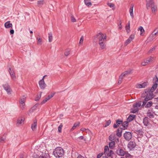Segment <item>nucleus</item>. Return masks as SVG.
Returning <instances> with one entry per match:
<instances>
[{"label":"nucleus","instance_id":"nucleus-51","mask_svg":"<svg viewBox=\"0 0 158 158\" xmlns=\"http://www.w3.org/2000/svg\"><path fill=\"white\" fill-rule=\"evenodd\" d=\"M71 20L72 22H76V19L74 18L73 15H71Z\"/></svg>","mask_w":158,"mask_h":158},{"label":"nucleus","instance_id":"nucleus-25","mask_svg":"<svg viewBox=\"0 0 158 158\" xmlns=\"http://www.w3.org/2000/svg\"><path fill=\"white\" fill-rule=\"evenodd\" d=\"M123 131V128L122 127H119L117 130L116 135L120 137L122 135V133Z\"/></svg>","mask_w":158,"mask_h":158},{"label":"nucleus","instance_id":"nucleus-20","mask_svg":"<svg viewBox=\"0 0 158 158\" xmlns=\"http://www.w3.org/2000/svg\"><path fill=\"white\" fill-rule=\"evenodd\" d=\"M135 114H131L128 118H127V120L128 122H130L132 121L135 118Z\"/></svg>","mask_w":158,"mask_h":158},{"label":"nucleus","instance_id":"nucleus-15","mask_svg":"<svg viewBox=\"0 0 158 158\" xmlns=\"http://www.w3.org/2000/svg\"><path fill=\"white\" fill-rule=\"evenodd\" d=\"M134 4H131V6L129 8V12L130 15L132 19L134 18V14H133V7Z\"/></svg>","mask_w":158,"mask_h":158},{"label":"nucleus","instance_id":"nucleus-12","mask_svg":"<svg viewBox=\"0 0 158 158\" xmlns=\"http://www.w3.org/2000/svg\"><path fill=\"white\" fill-rule=\"evenodd\" d=\"M54 95V94H52L49 95L48 97L45 98L43 101L40 103V104L43 105L47 101L49 100Z\"/></svg>","mask_w":158,"mask_h":158},{"label":"nucleus","instance_id":"nucleus-37","mask_svg":"<svg viewBox=\"0 0 158 158\" xmlns=\"http://www.w3.org/2000/svg\"><path fill=\"white\" fill-rule=\"evenodd\" d=\"M108 6H110V8H112L113 10H114L115 9V7L114 5L111 3H108L107 4Z\"/></svg>","mask_w":158,"mask_h":158},{"label":"nucleus","instance_id":"nucleus-23","mask_svg":"<svg viewBox=\"0 0 158 158\" xmlns=\"http://www.w3.org/2000/svg\"><path fill=\"white\" fill-rule=\"evenodd\" d=\"M37 127V120H35L34 121L33 123L31 125V128L32 131H35V130Z\"/></svg>","mask_w":158,"mask_h":158},{"label":"nucleus","instance_id":"nucleus-58","mask_svg":"<svg viewBox=\"0 0 158 158\" xmlns=\"http://www.w3.org/2000/svg\"><path fill=\"white\" fill-rule=\"evenodd\" d=\"M5 140V138H2V137L0 138V142L3 143V142Z\"/></svg>","mask_w":158,"mask_h":158},{"label":"nucleus","instance_id":"nucleus-18","mask_svg":"<svg viewBox=\"0 0 158 158\" xmlns=\"http://www.w3.org/2000/svg\"><path fill=\"white\" fill-rule=\"evenodd\" d=\"M24 118H18L17 120L16 124L18 125H19L22 124L24 123Z\"/></svg>","mask_w":158,"mask_h":158},{"label":"nucleus","instance_id":"nucleus-55","mask_svg":"<svg viewBox=\"0 0 158 158\" xmlns=\"http://www.w3.org/2000/svg\"><path fill=\"white\" fill-rule=\"evenodd\" d=\"M123 79V78H122L121 77L119 76L118 79V83L120 84H121L122 82V80Z\"/></svg>","mask_w":158,"mask_h":158},{"label":"nucleus","instance_id":"nucleus-59","mask_svg":"<svg viewBox=\"0 0 158 158\" xmlns=\"http://www.w3.org/2000/svg\"><path fill=\"white\" fill-rule=\"evenodd\" d=\"M78 138L80 140H82L83 139L84 137L83 136H81L78 137Z\"/></svg>","mask_w":158,"mask_h":158},{"label":"nucleus","instance_id":"nucleus-11","mask_svg":"<svg viewBox=\"0 0 158 158\" xmlns=\"http://www.w3.org/2000/svg\"><path fill=\"white\" fill-rule=\"evenodd\" d=\"M154 84L151 87V89H148L149 91H152L153 93V92L156 89L157 87V85H158V81H153Z\"/></svg>","mask_w":158,"mask_h":158},{"label":"nucleus","instance_id":"nucleus-60","mask_svg":"<svg viewBox=\"0 0 158 158\" xmlns=\"http://www.w3.org/2000/svg\"><path fill=\"white\" fill-rule=\"evenodd\" d=\"M14 30L13 29H11L10 31V33L11 34H14Z\"/></svg>","mask_w":158,"mask_h":158},{"label":"nucleus","instance_id":"nucleus-39","mask_svg":"<svg viewBox=\"0 0 158 158\" xmlns=\"http://www.w3.org/2000/svg\"><path fill=\"white\" fill-rule=\"evenodd\" d=\"M70 49H67L65 50L64 55L66 56H68L70 54Z\"/></svg>","mask_w":158,"mask_h":158},{"label":"nucleus","instance_id":"nucleus-3","mask_svg":"<svg viewBox=\"0 0 158 158\" xmlns=\"http://www.w3.org/2000/svg\"><path fill=\"white\" fill-rule=\"evenodd\" d=\"M146 1L147 9H148L150 7H151L152 12H155L157 9V6L155 5L153 0H146Z\"/></svg>","mask_w":158,"mask_h":158},{"label":"nucleus","instance_id":"nucleus-31","mask_svg":"<svg viewBox=\"0 0 158 158\" xmlns=\"http://www.w3.org/2000/svg\"><path fill=\"white\" fill-rule=\"evenodd\" d=\"M115 144L114 141H112L110 142L109 144V148L111 149H112L115 146Z\"/></svg>","mask_w":158,"mask_h":158},{"label":"nucleus","instance_id":"nucleus-7","mask_svg":"<svg viewBox=\"0 0 158 158\" xmlns=\"http://www.w3.org/2000/svg\"><path fill=\"white\" fill-rule=\"evenodd\" d=\"M124 139L127 140H130L132 137V134L130 132H126L123 134Z\"/></svg>","mask_w":158,"mask_h":158},{"label":"nucleus","instance_id":"nucleus-40","mask_svg":"<svg viewBox=\"0 0 158 158\" xmlns=\"http://www.w3.org/2000/svg\"><path fill=\"white\" fill-rule=\"evenodd\" d=\"M126 30L127 31V32L128 33L130 31V21L128 22V25H127L125 27Z\"/></svg>","mask_w":158,"mask_h":158},{"label":"nucleus","instance_id":"nucleus-30","mask_svg":"<svg viewBox=\"0 0 158 158\" xmlns=\"http://www.w3.org/2000/svg\"><path fill=\"white\" fill-rule=\"evenodd\" d=\"M45 3V2L44 1L41 0L38 1L37 4L38 6L41 7Z\"/></svg>","mask_w":158,"mask_h":158},{"label":"nucleus","instance_id":"nucleus-64","mask_svg":"<svg viewBox=\"0 0 158 158\" xmlns=\"http://www.w3.org/2000/svg\"><path fill=\"white\" fill-rule=\"evenodd\" d=\"M39 81L41 82H44V78L43 77L42 79L40 80Z\"/></svg>","mask_w":158,"mask_h":158},{"label":"nucleus","instance_id":"nucleus-57","mask_svg":"<svg viewBox=\"0 0 158 158\" xmlns=\"http://www.w3.org/2000/svg\"><path fill=\"white\" fill-rule=\"evenodd\" d=\"M141 64L143 66L146 65L147 64L146 61H144L142 62L141 63Z\"/></svg>","mask_w":158,"mask_h":158},{"label":"nucleus","instance_id":"nucleus-5","mask_svg":"<svg viewBox=\"0 0 158 158\" xmlns=\"http://www.w3.org/2000/svg\"><path fill=\"white\" fill-rule=\"evenodd\" d=\"M26 97L23 95L20 98L19 100L20 107L22 110H23L25 108V102Z\"/></svg>","mask_w":158,"mask_h":158},{"label":"nucleus","instance_id":"nucleus-34","mask_svg":"<svg viewBox=\"0 0 158 158\" xmlns=\"http://www.w3.org/2000/svg\"><path fill=\"white\" fill-rule=\"evenodd\" d=\"M141 102H138L134 104L133 105V107H136L138 108L141 106Z\"/></svg>","mask_w":158,"mask_h":158},{"label":"nucleus","instance_id":"nucleus-53","mask_svg":"<svg viewBox=\"0 0 158 158\" xmlns=\"http://www.w3.org/2000/svg\"><path fill=\"white\" fill-rule=\"evenodd\" d=\"M155 49V47H153V48L150 49L148 52V53L149 54L152 53L153 51H154Z\"/></svg>","mask_w":158,"mask_h":158},{"label":"nucleus","instance_id":"nucleus-52","mask_svg":"<svg viewBox=\"0 0 158 158\" xmlns=\"http://www.w3.org/2000/svg\"><path fill=\"white\" fill-rule=\"evenodd\" d=\"M38 42L39 45H41L42 44V40L41 38H37Z\"/></svg>","mask_w":158,"mask_h":158},{"label":"nucleus","instance_id":"nucleus-29","mask_svg":"<svg viewBox=\"0 0 158 158\" xmlns=\"http://www.w3.org/2000/svg\"><path fill=\"white\" fill-rule=\"evenodd\" d=\"M131 71H125L123 73H122L121 75L120 76V77H122V78H123V77H125L126 75L130 74L131 72Z\"/></svg>","mask_w":158,"mask_h":158},{"label":"nucleus","instance_id":"nucleus-54","mask_svg":"<svg viewBox=\"0 0 158 158\" xmlns=\"http://www.w3.org/2000/svg\"><path fill=\"white\" fill-rule=\"evenodd\" d=\"M84 38L83 36H81L80 38V41L79 43V44H82Z\"/></svg>","mask_w":158,"mask_h":158},{"label":"nucleus","instance_id":"nucleus-1","mask_svg":"<svg viewBox=\"0 0 158 158\" xmlns=\"http://www.w3.org/2000/svg\"><path fill=\"white\" fill-rule=\"evenodd\" d=\"M142 97L144 98V101L143 102L142 106H144L146 102L150 100L153 98V93L152 91L148 89H146L142 94Z\"/></svg>","mask_w":158,"mask_h":158},{"label":"nucleus","instance_id":"nucleus-19","mask_svg":"<svg viewBox=\"0 0 158 158\" xmlns=\"http://www.w3.org/2000/svg\"><path fill=\"white\" fill-rule=\"evenodd\" d=\"M106 41L98 42L100 48L101 49H103L106 48V45L105 44Z\"/></svg>","mask_w":158,"mask_h":158},{"label":"nucleus","instance_id":"nucleus-6","mask_svg":"<svg viewBox=\"0 0 158 158\" xmlns=\"http://www.w3.org/2000/svg\"><path fill=\"white\" fill-rule=\"evenodd\" d=\"M4 89L6 91L8 94H10L11 93L12 90L10 85L9 84L6 83L2 85Z\"/></svg>","mask_w":158,"mask_h":158},{"label":"nucleus","instance_id":"nucleus-56","mask_svg":"<svg viewBox=\"0 0 158 158\" xmlns=\"http://www.w3.org/2000/svg\"><path fill=\"white\" fill-rule=\"evenodd\" d=\"M103 154V153H101L98 154L97 156V158H100Z\"/></svg>","mask_w":158,"mask_h":158},{"label":"nucleus","instance_id":"nucleus-22","mask_svg":"<svg viewBox=\"0 0 158 158\" xmlns=\"http://www.w3.org/2000/svg\"><path fill=\"white\" fill-rule=\"evenodd\" d=\"M149 119L148 117H145L143 120V123L144 125L147 126L148 125L149 123Z\"/></svg>","mask_w":158,"mask_h":158},{"label":"nucleus","instance_id":"nucleus-49","mask_svg":"<svg viewBox=\"0 0 158 158\" xmlns=\"http://www.w3.org/2000/svg\"><path fill=\"white\" fill-rule=\"evenodd\" d=\"M111 121L110 120H108V121H107L105 124V127H106L107 126L109 125L111 123Z\"/></svg>","mask_w":158,"mask_h":158},{"label":"nucleus","instance_id":"nucleus-62","mask_svg":"<svg viewBox=\"0 0 158 158\" xmlns=\"http://www.w3.org/2000/svg\"><path fill=\"white\" fill-rule=\"evenodd\" d=\"M77 158H84V157L81 155H79L77 157Z\"/></svg>","mask_w":158,"mask_h":158},{"label":"nucleus","instance_id":"nucleus-24","mask_svg":"<svg viewBox=\"0 0 158 158\" xmlns=\"http://www.w3.org/2000/svg\"><path fill=\"white\" fill-rule=\"evenodd\" d=\"M128 123L129 122L127 120L124 122H123L122 123V126L123 127L122 128H123V130H125L127 129L128 127Z\"/></svg>","mask_w":158,"mask_h":158},{"label":"nucleus","instance_id":"nucleus-41","mask_svg":"<svg viewBox=\"0 0 158 158\" xmlns=\"http://www.w3.org/2000/svg\"><path fill=\"white\" fill-rule=\"evenodd\" d=\"M153 59V58L151 56H150L149 58H148L146 61L147 64H148L151 62L152 60Z\"/></svg>","mask_w":158,"mask_h":158},{"label":"nucleus","instance_id":"nucleus-46","mask_svg":"<svg viewBox=\"0 0 158 158\" xmlns=\"http://www.w3.org/2000/svg\"><path fill=\"white\" fill-rule=\"evenodd\" d=\"M117 124L118 126L119 125L122 124L123 121L122 120L118 119L116 121Z\"/></svg>","mask_w":158,"mask_h":158},{"label":"nucleus","instance_id":"nucleus-27","mask_svg":"<svg viewBox=\"0 0 158 158\" xmlns=\"http://www.w3.org/2000/svg\"><path fill=\"white\" fill-rule=\"evenodd\" d=\"M152 35V36H154V35H155L156 36L158 35V27L156 28L154 30L150 35V36H151Z\"/></svg>","mask_w":158,"mask_h":158},{"label":"nucleus","instance_id":"nucleus-43","mask_svg":"<svg viewBox=\"0 0 158 158\" xmlns=\"http://www.w3.org/2000/svg\"><path fill=\"white\" fill-rule=\"evenodd\" d=\"M114 152H113V151L112 150H110V151L107 154V155H106L107 156L109 157H111L112 156Z\"/></svg>","mask_w":158,"mask_h":158},{"label":"nucleus","instance_id":"nucleus-4","mask_svg":"<svg viewBox=\"0 0 158 158\" xmlns=\"http://www.w3.org/2000/svg\"><path fill=\"white\" fill-rule=\"evenodd\" d=\"M96 36L98 40V42L106 41V36L105 34L100 32L97 34Z\"/></svg>","mask_w":158,"mask_h":158},{"label":"nucleus","instance_id":"nucleus-17","mask_svg":"<svg viewBox=\"0 0 158 158\" xmlns=\"http://www.w3.org/2000/svg\"><path fill=\"white\" fill-rule=\"evenodd\" d=\"M38 158H50L49 155L46 153H42Z\"/></svg>","mask_w":158,"mask_h":158},{"label":"nucleus","instance_id":"nucleus-42","mask_svg":"<svg viewBox=\"0 0 158 158\" xmlns=\"http://www.w3.org/2000/svg\"><path fill=\"white\" fill-rule=\"evenodd\" d=\"M80 123L78 122L77 123H75L73 125V127L71 128V130H73L74 129L78 126L80 124Z\"/></svg>","mask_w":158,"mask_h":158},{"label":"nucleus","instance_id":"nucleus-32","mask_svg":"<svg viewBox=\"0 0 158 158\" xmlns=\"http://www.w3.org/2000/svg\"><path fill=\"white\" fill-rule=\"evenodd\" d=\"M139 110V109L133 107L131 109V112L132 113H135L137 112Z\"/></svg>","mask_w":158,"mask_h":158},{"label":"nucleus","instance_id":"nucleus-45","mask_svg":"<svg viewBox=\"0 0 158 158\" xmlns=\"http://www.w3.org/2000/svg\"><path fill=\"white\" fill-rule=\"evenodd\" d=\"M80 130L82 131H86V133H89L90 132V131L89 130V129H86V128H81L80 129Z\"/></svg>","mask_w":158,"mask_h":158},{"label":"nucleus","instance_id":"nucleus-2","mask_svg":"<svg viewBox=\"0 0 158 158\" xmlns=\"http://www.w3.org/2000/svg\"><path fill=\"white\" fill-rule=\"evenodd\" d=\"M53 154L55 157L60 158L64 155V151L62 148L60 147H57L53 151Z\"/></svg>","mask_w":158,"mask_h":158},{"label":"nucleus","instance_id":"nucleus-13","mask_svg":"<svg viewBox=\"0 0 158 158\" xmlns=\"http://www.w3.org/2000/svg\"><path fill=\"white\" fill-rule=\"evenodd\" d=\"M134 37L135 36L134 35H131L129 38L124 43V45L126 46L129 44L131 42V41L134 39Z\"/></svg>","mask_w":158,"mask_h":158},{"label":"nucleus","instance_id":"nucleus-26","mask_svg":"<svg viewBox=\"0 0 158 158\" xmlns=\"http://www.w3.org/2000/svg\"><path fill=\"white\" fill-rule=\"evenodd\" d=\"M10 21H8L6 22L4 24L5 27L6 28H9L12 27V24L10 23Z\"/></svg>","mask_w":158,"mask_h":158},{"label":"nucleus","instance_id":"nucleus-63","mask_svg":"<svg viewBox=\"0 0 158 158\" xmlns=\"http://www.w3.org/2000/svg\"><path fill=\"white\" fill-rule=\"evenodd\" d=\"M118 126L115 124H114L113 125V127L114 128H116L118 127Z\"/></svg>","mask_w":158,"mask_h":158},{"label":"nucleus","instance_id":"nucleus-47","mask_svg":"<svg viewBox=\"0 0 158 158\" xmlns=\"http://www.w3.org/2000/svg\"><path fill=\"white\" fill-rule=\"evenodd\" d=\"M115 138V136L110 135L109 137V139L111 141H113L114 139Z\"/></svg>","mask_w":158,"mask_h":158},{"label":"nucleus","instance_id":"nucleus-33","mask_svg":"<svg viewBox=\"0 0 158 158\" xmlns=\"http://www.w3.org/2000/svg\"><path fill=\"white\" fill-rule=\"evenodd\" d=\"M110 152L108 146H105L104 148V154L107 155Z\"/></svg>","mask_w":158,"mask_h":158},{"label":"nucleus","instance_id":"nucleus-50","mask_svg":"<svg viewBox=\"0 0 158 158\" xmlns=\"http://www.w3.org/2000/svg\"><path fill=\"white\" fill-rule=\"evenodd\" d=\"M125 157L126 158L131 157V155L127 151H126V154H125Z\"/></svg>","mask_w":158,"mask_h":158},{"label":"nucleus","instance_id":"nucleus-38","mask_svg":"<svg viewBox=\"0 0 158 158\" xmlns=\"http://www.w3.org/2000/svg\"><path fill=\"white\" fill-rule=\"evenodd\" d=\"M48 41L51 42L52 40V32H50L48 33Z\"/></svg>","mask_w":158,"mask_h":158},{"label":"nucleus","instance_id":"nucleus-44","mask_svg":"<svg viewBox=\"0 0 158 158\" xmlns=\"http://www.w3.org/2000/svg\"><path fill=\"white\" fill-rule=\"evenodd\" d=\"M139 29L140 30V35H142L143 34V33L144 32V30L143 28V27L142 26L139 27Z\"/></svg>","mask_w":158,"mask_h":158},{"label":"nucleus","instance_id":"nucleus-61","mask_svg":"<svg viewBox=\"0 0 158 158\" xmlns=\"http://www.w3.org/2000/svg\"><path fill=\"white\" fill-rule=\"evenodd\" d=\"M118 29H121L122 28V26L121 24V23H120L118 25Z\"/></svg>","mask_w":158,"mask_h":158},{"label":"nucleus","instance_id":"nucleus-16","mask_svg":"<svg viewBox=\"0 0 158 158\" xmlns=\"http://www.w3.org/2000/svg\"><path fill=\"white\" fill-rule=\"evenodd\" d=\"M39 87L41 89H44L46 86V85L44 82L39 81Z\"/></svg>","mask_w":158,"mask_h":158},{"label":"nucleus","instance_id":"nucleus-48","mask_svg":"<svg viewBox=\"0 0 158 158\" xmlns=\"http://www.w3.org/2000/svg\"><path fill=\"white\" fill-rule=\"evenodd\" d=\"M62 125L61 124L58 127V131L59 133H61V130L62 127Z\"/></svg>","mask_w":158,"mask_h":158},{"label":"nucleus","instance_id":"nucleus-21","mask_svg":"<svg viewBox=\"0 0 158 158\" xmlns=\"http://www.w3.org/2000/svg\"><path fill=\"white\" fill-rule=\"evenodd\" d=\"M153 102L151 101H149L148 102H145V104L144 105L145 107L146 108H150L152 105Z\"/></svg>","mask_w":158,"mask_h":158},{"label":"nucleus","instance_id":"nucleus-10","mask_svg":"<svg viewBox=\"0 0 158 158\" xmlns=\"http://www.w3.org/2000/svg\"><path fill=\"white\" fill-rule=\"evenodd\" d=\"M148 82H144L142 84H137L135 85V87L137 89L145 88L148 85Z\"/></svg>","mask_w":158,"mask_h":158},{"label":"nucleus","instance_id":"nucleus-35","mask_svg":"<svg viewBox=\"0 0 158 158\" xmlns=\"http://www.w3.org/2000/svg\"><path fill=\"white\" fill-rule=\"evenodd\" d=\"M42 92H40V94H37L35 98V101H38L40 100Z\"/></svg>","mask_w":158,"mask_h":158},{"label":"nucleus","instance_id":"nucleus-36","mask_svg":"<svg viewBox=\"0 0 158 158\" xmlns=\"http://www.w3.org/2000/svg\"><path fill=\"white\" fill-rule=\"evenodd\" d=\"M85 3L86 5L89 6L91 5L92 4L90 2V0H84Z\"/></svg>","mask_w":158,"mask_h":158},{"label":"nucleus","instance_id":"nucleus-14","mask_svg":"<svg viewBox=\"0 0 158 158\" xmlns=\"http://www.w3.org/2000/svg\"><path fill=\"white\" fill-rule=\"evenodd\" d=\"M8 71L10 77L13 80H14L15 79L16 76L13 70L11 68H9Z\"/></svg>","mask_w":158,"mask_h":158},{"label":"nucleus","instance_id":"nucleus-9","mask_svg":"<svg viewBox=\"0 0 158 158\" xmlns=\"http://www.w3.org/2000/svg\"><path fill=\"white\" fill-rule=\"evenodd\" d=\"M136 146L135 142L134 141H130L127 145L128 148L130 150H131L135 148Z\"/></svg>","mask_w":158,"mask_h":158},{"label":"nucleus","instance_id":"nucleus-8","mask_svg":"<svg viewBox=\"0 0 158 158\" xmlns=\"http://www.w3.org/2000/svg\"><path fill=\"white\" fill-rule=\"evenodd\" d=\"M117 154L120 156H123L126 154V151L121 148H118L116 151Z\"/></svg>","mask_w":158,"mask_h":158},{"label":"nucleus","instance_id":"nucleus-28","mask_svg":"<svg viewBox=\"0 0 158 158\" xmlns=\"http://www.w3.org/2000/svg\"><path fill=\"white\" fill-rule=\"evenodd\" d=\"M147 115L150 118H152L154 117L153 114L150 110H148Z\"/></svg>","mask_w":158,"mask_h":158}]
</instances>
